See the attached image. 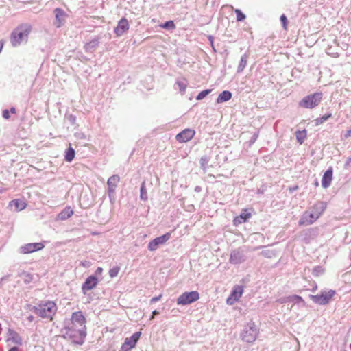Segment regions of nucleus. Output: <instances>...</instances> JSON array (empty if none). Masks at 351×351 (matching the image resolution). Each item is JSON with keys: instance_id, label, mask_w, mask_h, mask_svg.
<instances>
[{"instance_id": "5701e85b", "label": "nucleus", "mask_w": 351, "mask_h": 351, "mask_svg": "<svg viewBox=\"0 0 351 351\" xmlns=\"http://www.w3.org/2000/svg\"><path fill=\"white\" fill-rule=\"evenodd\" d=\"M9 339L8 341H12L13 343L17 345H22L23 340L21 337L15 330L9 329L8 330Z\"/></svg>"}, {"instance_id": "a878e982", "label": "nucleus", "mask_w": 351, "mask_h": 351, "mask_svg": "<svg viewBox=\"0 0 351 351\" xmlns=\"http://www.w3.org/2000/svg\"><path fill=\"white\" fill-rule=\"evenodd\" d=\"M248 58H249V55L247 53H245L241 56L240 62L237 67V73H241L244 70V69L245 68V66L247 65Z\"/></svg>"}, {"instance_id": "f704fd0d", "label": "nucleus", "mask_w": 351, "mask_h": 351, "mask_svg": "<svg viewBox=\"0 0 351 351\" xmlns=\"http://www.w3.org/2000/svg\"><path fill=\"white\" fill-rule=\"evenodd\" d=\"M210 160V157L207 155H204L200 158V167L203 169V171L205 172L206 169L207 168L208 163Z\"/></svg>"}, {"instance_id": "dca6fc26", "label": "nucleus", "mask_w": 351, "mask_h": 351, "mask_svg": "<svg viewBox=\"0 0 351 351\" xmlns=\"http://www.w3.org/2000/svg\"><path fill=\"white\" fill-rule=\"evenodd\" d=\"M129 27L128 20L125 17H123L119 21L117 27H114V32L117 36H121L129 29Z\"/></svg>"}, {"instance_id": "b1692460", "label": "nucleus", "mask_w": 351, "mask_h": 351, "mask_svg": "<svg viewBox=\"0 0 351 351\" xmlns=\"http://www.w3.org/2000/svg\"><path fill=\"white\" fill-rule=\"evenodd\" d=\"M232 94L229 90H223L222 91L217 98V103H223L229 101L232 98Z\"/></svg>"}, {"instance_id": "052dcab7", "label": "nucleus", "mask_w": 351, "mask_h": 351, "mask_svg": "<svg viewBox=\"0 0 351 351\" xmlns=\"http://www.w3.org/2000/svg\"><path fill=\"white\" fill-rule=\"evenodd\" d=\"M351 136V130H348L346 131V133L345 134V137L346 138H348V137H350Z\"/></svg>"}, {"instance_id": "c9c22d12", "label": "nucleus", "mask_w": 351, "mask_h": 351, "mask_svg": "<svg viewBox=\"0 0 351 351\" xmlns=\"http://www.w3.org/2000/svg\"><path fill=\"white\" fill-rule=\"evenodd\" d=\"M21 277L25 284H29L33 280V276L27 271H23L21 274Z\"/></svg>"}, {"instance_id": "864d4df0", "label": "nucleus", "mask_w": 351, "mask_h": 351, "mask_svg": "<svg viewBox=\"0 0 351 351\" xmlns=\"http://www.w3.org/2000/svg\"><path fill=\"white\" fill-rule=\"evenodd\" d=\"M208 40H209V41H210V45H211V47H212L213 49L215 51L216 50H215V47H214V44H213V40H214V38H213V36H209L208 37Z\"/></svg>"}, {"instance_id": "338daca9", "label": "nucleus", "mask_w": 351, "mask_h": 351, "mask_svg": "<svg viewBox=\"0 0 351 351\" xmlns=\"http://www.w3.org/2000/svg\"><path fill=\"white\" fill-rule=\"evenodd\" d=\"M316 289H317V286H315V287L313 289V291H314Z\"/></svg>"}, {"instance_id": "de8ad7c7", "label": "nucleus", "mask_w": 351, "mask_h": 351, "mask_svg": "<svg viewBox=\"0 0 351 351\" xmlns=\"http://www.w3.org/2000/svg\"><path fill=\"white\" fill-rule=\"evenodd\" d=\"M67 119L69 120V121L70 122V123L71 125H75V122H76V117L73 115V114H69L68 117H67Z\"/></svg>"}, {"instance_id": "c03bdc74", "label": "nucleus", "mask_w": 351, "mask_h": 351, "mask_svg": "<svg viewBox=\"0 0 351 351\" xmlns=\"http://www.w3.org/2000/svg\"><path fill=\"white\" fill-rule=\"evenodd\" d=\"M258 136H259L258 132H256L255 133H254V134L251 137L250 140L249 141L250 145H252V144H254L256 142Z\"/></svg>"}, {"instance_id": "39448f33", "label": "nucleus", "mask_w": 351, "mask_h": 351, "mask_svg": "<svg viewBox=\"0 0 351 351\" xmlns=\"http://www.w3.org/2000/svg\"><path fill=\"white\" fill-rule=\"evenodd\" d=\"M322 99L323 93L317 92L302 98L299 102V106L304 108L312 109L317 106Z\"/></svg>"}, {"instance_id": "a18cd8bd", "label": "nucleus", "mask_w": 351, "mask_h": 351, "mask_svg": "<svg viewBox=\"0 0 351 351\" xmlns=\"http://www.w3.org/2000/svg\"><path fill=\"white\" fill-rule=\"evenodd\" d=\"M75 136L77 139L86 140V135L82 132H75Z\"/></svg>"}, {"instance_id": "9d476101", "label": "nucleus", "mask_w": 351, "mask_h": 351, "mask_svg": "<svg viewBox=\"0 0 351 351\" xmlns=\"http://www.w3.org/2000/svg\"><path fill=\"white\" fill-rule=\"evenodd\" d=\"M141 335V332L138 331L134 332L131 337H127L121 346V350L130 351L132 348H134L140 339Z\"/></svg>"}, {"instance_id": "393cba45", "label": "nucleus", "mask_w": 351, "mask_h": 351, "mask_svg": "<svg viewBox=\"0 0 351 351\" xmlns=\"http://www.w3.org/2000/svg\"><path fill=\"white\" fill-rule=\"evenodd\" d=\"M73 214L70 206L65 207L58 215V218L62 221L66 220Z\"/></svg>"}, {"instance_id": "58836bf2", "label": "nucleus", "mask_w": 351, "mask_h": 351, "mask_svg": "<svg viewBox=\"0 0 351 351\" xmlns=\"http://www.w3.org/2000/svg\"><path fill=\"white\" fill-rule=\"evenodd\" d=\"M212 90L211 89H206V90H204L202 91H201L200 93H199V94L197 95L196 97V99L197 100H202L204 98H205L208 94H210L211 93Z\"/></svg>"}, {"instance_id": "4468645a", "label": "nucleus", "mask_w": 351, "mask_h": 351, "mask_svg": "<svg viewBox=\"0 0 351 351\" xmlns=\"http://www.w3.org/2000/svg\"><path fill=\"white\" fill-rule=\"evenodd\" d=\"M98 284V279L95 275L88 276L82 285V290L84 294L88 291L94 289Z\"/></svg>"}, {"instance_id": "2eb2a0df", "label": "nucleus", "mask_w": 351, "mask_h": 351, "mask_svg": "<svg viewBox=\"0 0 351 351\" xmlns=\"http://www.w3.org/2000/svg\"><path fill=\"white\" fill-rule=\"evenodd\" d=\"M53 13L56 17L54 25L57 27H60L64 24L67 14L62 8H55Z\"/></svg>"}, {"instance_id": "7ed1b4c3", "label": "nucleus", "mask_w": 351, "mask_h": 351, "mask_svg": "<svg viewBox=\"0 0 351 351\" xmlns=\"http://www.w3.org/2000/svg\"><path fill=\"white\" fill-rule=\"evenodd\" d=\"M62 331H64L62 335L64 339H69L77 345H82L86 337V331H84L80 329L79 327L73 325L65 326Z\"/></svg>"}, {"instance_id": "1a4fd4ad", "label": "nucleus", "mask_w": 351, "mask_h": 351, "mask_svg": "<svg viewBox=\"0 0 351 351\" xmlns=\"http://www.w3.org/2000/svg\"><path fill=\"white\" fill-rule=\"evenodd\" d=\"M171 238V232H167L165 234L158 237L152 240L147 246L149 251L156 250L160 245L165 244Z\"/></svg>"}, {"instance_id": "13d9d810", "label": "nucleus", "mask_w": 351, "mask_h": 351, "mask_svg": "<svg viewBox=\"0 0 351 351\" xmlns=\"http://www.w3.org/2000/svg\"><path fill=\"white\" fill-rule=\"evenodd\" d=\"M195 191L197 192V193H199L202 191V187L199 186H196L195 187Z\"/></svg>"}, {"instance_id": "72a5a7b5", "label": "nucleus", "mask_w": 351, "mask_h": 351, "mask_svg": "<svg viewBox=\"0 0 351 351\" xmlns=\"http://www.w3.org/2000/svg\"><path fill=\"white\" fill-rule=\"evenodd\" d=\"M332 117V113H328L325 115H323L320 117L317 118L315 120V125H319L322 123H324L325 121H326L329 118Z\"/></svg>"}, {"instance_id": "6ab92c4d", "label": "nucleus", "mask_w": 351, "mask_h": 351, "mask_svg": "<svg viewBox=\"0 0 351 351\" xmlns=\"http://www.w3.org/2000/svg\"><path fill=\"white\" fill-rule=\"evenodd\" d=\"M245 261V256L243 252L239 250H234L230 254V263L237 265L243 263Z\"/></svg>"}, {"instance_id": "4d7b16f0", "label": "nucleus", "mask_w": 351, "mask_h": 351, "mask_svg": "<svg viewBox=\"0 0 351 351\" xmlns=\"http://www.w3.org/2000/svg\"><path fill=\"white\" fill-rule=\"evenodd\" d=\"M8 351H21L17 346L12 347Z\"/></svg>"}, {"instance_id": "e2e57ef3", "label": "nucleus", "mask_w": 351, "mask_h": 351, "mask_svg": "<svg viewBox=\"0 0 351 351\" xmlns=\"http://www.w3.org/2000/svg\"><path fill=\"white\" fill-rule=\"evenodd\" d=\"M314 184H315V186H317L319 185V182H318V180H316L315 181Z\"/></svg>"}, {"instance_id": "49530a36", "label": "nucleus", "mask_w": 351, "mask_h": 351, "mask_svg": "<svg viewBox=\"0 0 351 351\" xmlns=\"http://www.w3.org/2000/svg\"><path fill=\"white\" fill-rule=\"evenodd\" d=\"M315 232V230L313 228L307 229L306 230L304 231V234H305L304 239H306L308 236L310 237L312 234H313Z\"/></svg>"}, {"instance_id": "603ef678", "label": "nucleus", "mask_w": 351, "mask_h": 351, "mask_svg": "<svg viewBox=\"0 0 351 351\" xmlns=\"http://www.w3.org/2000/svg\"><path fill=\"white\" fill-rule=\"evenodd\" d=\"M350 167H351V157L348 158L346 161V162H345V164H344V167L346 169H347V168H348Z\"/></svg>"}, {"instance_id": "69168bd1", "label": "nucleus", "mask_w": 351, "mask_h": 351, "mask_svg": "<svg viewBox=\"0 0 351 351\" xmlns=\"http://www.w3.org/2000/svg\"><path fill=\"white\" fill-rule=\"evenodd\" d=\"M1 331H2V328H1V324H0V334L1 333Z\"/></svg>"}, {"instance_id": "aec40b11", "label": "nucleus", "mask_w": 351, "mask_h": 351, "mask_svg": "<svg viewBox=\"0 0 351 351\" xmlns=\"http://www.w3.org/2000/svg\"><path fill=\"white\" fill-rule=\"evenodd\" d=\"M251 217L252 214L247 212V209H243L240 215L234 219L233 223L234 226H238L239 224L245 223Z\"/></svg>"}, {"instance_id": "680f3d73", "label": "nucleus", "mask_w": 351, "mask_h": 351, "mask_svg": "<svg viewBox=\"0 0 351 351\" xmlns=\"http://www.w3.org/2000/svg\"><path fill=\"white\" fill-rule=\"evenodd\" d=\"M10 113L15 114L16 112V108L14 107H11L10 110Z\"/></svg>"}, {"instance_id": "8fccbe9b", "label": "nucleus", "mask_w": 351, "mask_h": 351, "mask_svg": "<svg viewBox=\"0 0 351 351\" xmlns=\"http://www.w3.org/2000/svg\"><path fill=\"white\" fill-rule=\"evenodd\" d=\"M2 115H3V117L5 119H9L10 117V112L7 109H5L3 110V113H2Z\"/></svg>"}, {"instance_id": "cd10ccee", "label": "nucleus", "mask_w": 351, "mask_h": 351, "mask_svg": "<svg viewBox=\"0 0 351 351\" xmlns=\"http://www.w3.org/2000/svg\"><path fill=\"white\" fill-rule=\"evenodd\" d=\"M10 206H14L16 210H22L26 206V203L21 199H14L10 202Z\"/></svg>"}, {"instance_id": "bf43d9fd", "label": "nucleus", "mask_w": 351, "mask_h": 351, "mask_svg": "<svg viewBox=\"0 0 351 351\" xmlns=\"http://www.w3.org/2000/svg\"><path fill=\"white\" fill-rule=\"evenodd\" d=\"M27 319L29 322H32L34 321V317L32 315H29L27 317Z\"/></svg>"}, {"instance_id": "a211bd4d", "label": "nucleus", "mask_w": 351, "mask_h": 351, "mask_svg": "<svg viewBox=\"0 0 351 351\" xmlns=\"http://www.w3.org/2000/svg\"><path fill=\"white\" fill-rule=\"evenodd\" d=\"M326 208V203L322 201L315 202L308 210L319 219Z\"/></svg>"}, {"instance_id": "79ce46f5", "label": "nucleus", "mask_w": 351, "mask_h": 351, "mask_svg": "<svg viewBox=\"0 0 351 351\" xmlns=\"http://www.w3.org/2000/svg\"><path fill=\"white\" fill-rule=\"evenodd\" d=\"M280 22L282 23V27L285 29H287V26L288 24V20L287 16L285 14H282L280 17Z\"/></svg>"}, {"instance_id": "2f4dec72", "label": "nucleus", "mask_w": 351, "mask_h": 351, "mask_svg": "<svg viewBox=\"0 0 351 351\" xmlns=\"http://www.w3.org/2000/svg\"><path fill=\"white\" fill-rule=\"evenodd\" d=\"M140 199L143 201H147L148 199V195L145 182H143L141 184Z\"/></svg>"}, {"instance_id": "f8f14e48", "label": "nucleus", "mask_w": 351, "mask_h": 351, "mask_svg": "<svg viewBox=\"0 0 351 351\" xmlns=\"http://www.w3.org/2000/svg\"><path fill=\"white\" fill-rule=\"evenodd\" d=\"M45 245L42 243H29L22 245L19 248L21 254H29L43 250Z\"/></svg>"}, {"instance_id": "5fc2aeb1", "label": "nucleus", "mask_w": 351, "mask_h": 351, "mask_svg": "<svg viewBox=\"0 0 351 351\" xmlns=\"http://www.w3.org/2000/svg\"><path fill=\"white\" fill-rule=\"evenodd\" d=\"M159 313H159V311H158L157 310H154V311H152V316H151V317H150V319H153L154 318V317H155L156 315H159Z\"/></svg>"}, {"instance_id": "37998d69", "label": "nucleus", "mask_w": 351, "mask_h": 351, "mask_svg": "<svg viewBox=\"0 0 351 351\" xmlns=\"http://www.w3.org/2000/svg\"><path fill=\"white\" fill-rule=\"evenodd\" d=\"M261 254L266 258H271L274 255L271 250H263L261 252Z\"/></svg>"}, {"instance_id": "f3484780", "label": "nucleus", "mask_w": 351, "mask_h": 351, "mask_svg": "<svg viewBox=\"0 0 351 351\" xmlns=\"http://www.w3.org/2000/svg\"><path fill=\"white\" fill-rule=\"evenodd\" d=\"M195 132L192 129H184L181 132L178 133L176 138L178 142L184 143L190 141L195 135Z\"/></svg>"}, {"instance_id": "3c124183", "label": "nucleus", "mask_w": 351, "mask_h": 351, "mask_svg": "<svg viewBox=\"0 0 351 351\" xmlns=\"http://www.w3.org/2000/svg\"><path fill=\"white\" fill-rule=\"evenodd\" d=\"M161 297H162V295H159L158 296L152 298L150 300V303L152 304V303H155V302L159 301L160 300Z\"/></svg>"}, {"instance_id": "9b49d317", "label": "nucleus", "mask_w": 351, "mask_h": 351, "mask_svg": "<svg viewBox=\"0 0 351 351\" xmlns=\"http://www.w3.org/2000/svg\"><path fill=\"white\" fill-rule=\"evenodd\" d=\"M119 181L120 177L117 174L110 176L107 180L108 194L110 201L114 198L116 188Z\"/></svg>"}, {"instance_id": "0eeeda50", "label": "nucleus", "mask_w": 351, "mask_h": 351, "mask_svg": "<svg viewBox=\"0 0 351 351\" xmlns=\"http://www.w3.org/2000/svg\"><path fill=\"white\" fill-rule=\"evenodd\" d=\"M199 298V294L197 291L184 292L178 298L177 304L178 305H187L198 300Z\"/></svg>"}, {"instance_id": "a19ab883", "label": "nucleus", "mask_w": 351, "mask_h": 351, "mask_svg": "<svg viewBox=\"0 0 351 351\" xmlns=\"http://www.w3.org/2000/svg\"><path fill=\"white\" fill-rule=\"evenodd\" d=\"M237 21H243L245 19V15L239 9L235 10Z\"/></svg>"}, {"instance_id": "412c9836", "label": "nucleus", "mask_w": 351, "mask_h": 351, "mask_svg": "<svg viewBox=\"0 0 351 351\" xmlns=\"http://www.w3.org/2000/svg\"><path fill=\"white\" fill-rule=\"evenodd\" d=\"M332 180V169L330 167L324 173L322 179V186L323 188H328Z\"/></svg>"}, {"instance_id": "4c0bfd02", "label": "nucleus", "mask_w": 351, "mask_h": 351, "mask_svg": "<svg viewBox=\"0 0 351 351\" xmlns=\"http://www.w3.org/2000/svg\"><path fill=\"white\" fill-rule=\"evenodd\" d=\"M161 27L169 30H172L176 28V25L173 21H167L165 22L162 25H161Z\"/></svg>"}, {"instance_id": "f03ea898", "label": "nucleus", "mask_w": 351, "mask_h": 351, "mask_svg": "<svg viewBox=\"0 0 351 351\" xmlns=\"http://www.w3.org/2000/svg\"><path fill=\"white\" fill-rule=\"evenodd\" d=\"M27 306L31 311H33L39 317L43 319H49L50 320L53 319V317L57 311V306L52 301L42 302L37 306L29 304Z\"/></svg>"}, {"instance_id": "c756f323", "label": "nucleus", "mask_w": 351, "mask_h": 351, "mask_svg": "<svg viewBox=\"0 0 351 351\" xmlns=\"http://www.w3.org/2000/svg\"><path fill=\"white\" fill-rule=\"evenodd\" d=\"M175 86H177L179 88L180 93L181 95H184L186 88L187 87V82L186 79H182L181 80H177Z\"/></svg>"}, {"instance_id": "4be33fe9", "label": "nucleus", "mask_w": 351, "mask_h": 351, "mask_svg": "<svg viewBox=\"0 0 351 351\" xmlns=\"http://www.w3.org/2000/svg\"><path fill=\"white\" fill-rule=\"evenodd\" d=\"M99 37H96L91 40L90 42L86 43L84 45V49L86 52L92 53L95 50V49L98 47L99 44Z\"/></svg>"}, {"instance_id": "6e6552de", "label": "nucleus", "mask_w": 351, "mask_h": 351, "mask_svg": "<svg viewBox=\"0 0 351 351\" xmlns=\"http://www.w3.org/2000/svg\"><path fill=\"white\" fill-rule=\"evenodd\" d=\"M71 325L79 327L80 329L86 331V319L82 311H77L72 313Z\"/></svg>"}, {"instance_id": "ddd939ff", "label": "nucleus", "mask_w": 351, "mask_h": 351, "mask_svg": "<svg viewBox=\"0 0 351 351\" xmlns=\"http://www.w3.org/2000/svg\"><path fill=\"white\" fill-rule=\"evenodd\" d=\"M318 219L317 217L315 216L309 210L305 211L301 216L298 224L299 226H308L313 224L315 221Z\"/></svg>"}, {"instance_id": "e433bc0d", "label": "nucleus", "mask_w": 351, "mask_h": 351, "mask_svg": "<svg viewBox=\"0 0 351 351\" xmlns=\"http://www.w3.org/2000/svg\"><path fill=\"white\" fill-rule=\"evenodd\" d=\"M324 273V269L322 266H316L313 269L312 274L318 277Z\"/></svg>"}, {"instance_id": "bb28decb", "label": "nucleus", "mask_w": 351, "mask_h": 351, "mask_svg": "<svg viewBox=\"0 0 351 351\" xmlns=\"http://www.w3.org/2000/svg\"><path fill=\"white\" fill-rule=\"evenodd\" d=\"M243 292V287L240 285H237L234 287L230 295L232 297H234V300H239L241 297L242 293Z\"/></svg>"}, {"instance_id": "0e129e2a", "label": "nucleus", "mask_w": 351, "mask_h": 351, "mask_svg": "<svg viewBox=\"0 0 351 351\" xmlns=\"http://www.w3.org/2000/svg\"><path fill=\"white\" fill-rule=\"evenodd\" d=\"M5 278H6V277H2V278H1V282H3V280H5Z\"/></svg>"}, {"instance_id": "f257e3e1", "label": "nucleus", "mask_w": 351, "mask_h": 351, "mask_svg": "<svg viewBox=\"0 0 351 351\" xmlns=\"http://www.w3.org/2000/svg\"><path fill=\"white\" fill-rule=\"evenodd\" d=\"M32 27L29 23H21L10 34V43L12 47H16L23 42L27 43L31 33Z\"/></svg>"}, {"instance_id": "423d86ee", "label": "nucleus", "mask_w": 351, "mask_h": 351, "mask_svg": "<svg viewBox=\"0 0 351 351\" xmlns=\"http://www.w3.org/2000/svg\"><path fill=\"white\" fill-rule=\"evenodd\" d=\"M336 291L332 289L329 291H322L319 294L313 295H310L311 300L319 305H326L329 303L332 298L335 295Z\"/></svg>"}, {"instance_id": "ea45409f", "label": "nucleus", "mask_w": 351, "mask_h": 351, "mask_svg": "<svg viewBox=\"0 0 351 351\" xmlns=\"http://www.w3.org/2000/svg\"><path fill=\"white\" fill-rule=\"evenodd\" d=\"M120 271V267L118 266L114 267L109 270V276L111 278L116 277Z\"/></svg>"}, {"instance_id": "6e6d98bb", "label": "nucleus", "mask_w": 351, "mask_h": 351, "mask_svg": "<svg viewBox=\"0 0 351 351\" xmlns=\"http://www.w3.org/2000/svg\"><path fill=\"white\" fill-rule=\"evenodd\" d=\"M103 269L101 267H97L95 271L96 274H101L102 273Z\"/></svg>"}, {"instance_id": "20e7f679", "label": "nucleus", "mask_w": 351, "mask_h": 351, "mask_svg": "<svg viewBox=\"0 0 351 351\" xmlns=\"http://www.w3.org/2000/svg\"><path fill=\"white\" fill-rule=\"evenodd\" d=\"M258 332L257 326L254 322H250L244 326L241 337L243 341L253 343L256 339Z\"/></svg>"}, {"instance_id": "7c9ffc66", "label": "nucleus", "mask_w": 351, "mask_h": 351, "mask_svg": "<svg viewBox=\"0 0 351 351\" xmlns=\"http://www.w3.org/2000/svg\"><path fill=\"white\" fill-rule=\"evenodd\" d=\"M75 155V152L74 149H73L71 147H69L65 151L64 160L67 162H71L74 159Z\"/></svg>"}, {"instance_id": "774afa93", "label": "nucleus", "mask_w": 351, "mask_h": 351, "mask_svg": "<svg viewBox=\"0 0 351 351\" xmlns=\"http://www.w3.org/2000/svg\"><path fill=\"white\" fill-rule=\"evenodd\" d=\"M298 186H295V188H293V190L297 189Z\"/></svg>"}, {"instance_id": "09e8293b", "label": "nucleus", "mask_w": 351, "mask_h": 351, "mask_svg": "<svg viewBox=\"0 0 351 351\" xmlns=\"http://www.w3.org/2000/svg\"><path fill=\"white\" fill-rule=\"evenodd\" d=\"M237 300H234V297H232L231 295L227 298L226 303L229 305L233 304Z\"/></svg>"}, {"instance_id": "473e14b6", "label": "nucleus", "mask_w": 351, "mask_h": 351, "mask_svg": "<svg viewBox=\"0 0 351 351\" xmlns=\"http://www.w3.org/2000/svg\"><path fill=\"white\" fill-rule=\"evenodd\" d=\"M295 136L297 141L300 144H302L306 137V131L305 130L302 131L298 130L295 132Z\"/></svg>"}, {"instance_id": "c85d7f7f", "label": "nucleus", "mask_w": 351, "mask_h": 351, "mask_svg": "<svg viewBox=\"0 0 351 351\" xmlns=\"http://www.w3.org/2000/svg\"><path fill=\"white\" fill-rule=\"evenodd\" d=\"M287 302H292L294 304H298L301 303L303 306L306 305V303H305L304 300L302 299V298L298 295H290V296L287 297Z\"/></svg>"}]
</instances>
